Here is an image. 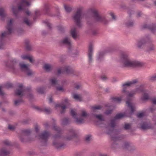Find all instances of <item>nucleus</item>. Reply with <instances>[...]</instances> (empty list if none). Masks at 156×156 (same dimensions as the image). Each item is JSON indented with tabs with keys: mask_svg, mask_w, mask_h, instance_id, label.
Returning a JSON list of instances; mask_svg holds the SVG:
<instances>
[{
	"mask_svg": "<svg viewBox=\"0 0 156 156\" xmlns=\"http://www.w3.org/2000/svg\"><path fill=\"white\" fill-rule=\"evenodd\" d=\"M149 80L153 81L156 80V73L150 76L149 78Z\"/></svg>",
	"mask_w": 156,
	"mask_h": 156,
	"instance_id": "a19ab883",
	"label": "nucleus"
},
{
	"mask_svg": "<svg viewBox=\"0 0 156 156\" xmlns=\"http://www.w3.org/2000/svg\"><path fill=\"white\" fill-rule=\"evenodd\" d=\"M112 112V110H107L105 112V114L107 115H108L111 114Z\"/></svg>",
	"mask_w": 156,
	"mask_h": 156,
	"instance_id": "13d9d810",
	"label": "nucleus"
},
{
	"mask_svg": "<svg viewBox=\"0 0 156 156\" xmlns=\"http://www.w3.org/2000/svg\"><path fill=\"white\" fill-rule=\"evenodd\" d=\"M19 66L20 70L26 73L28 76H30L33 74L32 71L28 68L27 65L20 63Z\"/></svg>",
	"mask_w": 156,
	"mask_h": 156,
	"instance_id": "9d476101",
	"label": "nucleus"
},
{
	"mask_svg": "<svg viewBox=\"0 0 156 156\" xmlns=\"http://www.w3.org/2000/svg\"><path fill=\"white\" fill-rule=\"evenodd\" d=\"M60 44L61 45H65L68 47L69 50H70L71 47V40L69 37H66L64 38L60 42Z\"/></svg>",
	"mask_w": 156,
	"mask_h": 156,
	"instance_id": "9b49d317",
	"label": "nucleus"
},
{
	"mask_svg": "<svg viewBox=\"0 0 156 156\" xmlns=\"http://www.w3.org/2000/svg\"><path fill=\"white\" fill-rule=\"evenodd\" d=\"M64 71L67 74H71L74 73V70L69 66L66 67L64 69Z\"/></svg>",
	"mask_w": 156,
	"mask_h": 156,
	"instance_id": "393cba45",
	"label": "nucleus"
},
{
	"mask_svg": "<svg viewBox=\"0 0 156 156\" xmlns=\"http://www.w3.org/2000/svg\"><path fill=\"white\" fill-rule=\"evenodd\" d=\"M40 15V12L38 10H37L35 11V17L34 18V20H35V19L39 15Z\"/></svg>",
	"mask_w": 156,
	"mask_h": 156,
	"instance_id": "a18cd8bd",
	"label": "nucleus"
},
{
	"mask_svg": "<svg viewBox=\"0 0 156 156\" xmlns=\"http://www.w3.org/2000/svg\"><path fill=\"white\" fill-rule=\"evenodd\" d=\"M15 127L11 125H9L8 126V128L11 130H13L15 129Z\"/></svg>",
	"mask_w": 156,
	"mask_h": 156,
	"instance_id": "de8ad7c7",
	"label": "nucleus"
},
{
	"mask_svg": "<svg viewBox=\"0 0 156 156\" xmlns=\"http://www.w3.org/2000/svg\"><path fill=\"white\" fill-rule=\"evenodd\" d=\"M6 16L4 9L2 8H0V17L1 20L3 21Z\"/></svg>",
	"mask_w": 156,
	"mask_h": 156,
	"instance_id": "412c9836",
	"label": "nucleus"
},
{
	"mask_svg": "<svg viewBox=\"0 0 156 156\" xmlns=\"http://www.w3.org/2000/svg\"><path fill=\"white\" fill-rule=\"evenodd\" d=\"M53 129L57 132L58 134L53 136V138L54 140L53 142V145L57 149L61 150L64 148L66 144L64 143H60L58 139L61 137L62 129L60 127L54 125L53 126Z\"/></svg>",
	"mask_w": 156,
	"mask_h": 156,
	"instance_id": "f03ea898",
	"label": "nucleus"
},
{
	"mask_svg": "<svg viewBox=\"0 0 156 156\" xmlns=\"http://www.w3.org/2000/svg\"><path fill=\"white\" fill-rule=\"evenodd\" d=\"M4 143L7 145H11V143L8 140H5L4 141Z\"/></svg>",
	"mask_w": 156,
	"mask_h": 156,
	"instance_id": "864d4df0",
	"label": "nucleus"
},
{
	"mask_svg": "<svg viewBox=\"0 0 156 156\" xmlns=\"http://www.w3.org/2000/svg\"><path fill=\"white\" fill-rule=\"evenodd\" d=\"M109 50L108 49L105 50V51H102L100 52L99 53V57L98 59H99L101 58L106 53V52L108 51Z\"/></svg>",
	"mask_w": 156,
	"mask_h": 156,
	"instance_id": "ea45409f",
	"label": "nucleus"
},
{
	"mask_svg": "<svg viewBox=\"0 0 156 156\" xmlns=\"http://www.w3.org/2000/svg\"><path fill=\"white\" fill-rule=\"evenodd\" d=\"M30 5V3L27 0H22L20 5L18 6V9L19 11L23 10L25 9V5L29 6Z\"/></svg>",
	"mask_w": 156,
	"mask_h": 156,
	"instance_id": "2eb2a0df",
	"label": "nucleus"
},
{
	"mask_svg": "<svg viewBox=\"0 0 156 156\" xmlns=\"http://www.w3.org/2000/svg\"><path fill=\"white\" fill-rule=\"evenodd\" d=\"M10 153V151L6 147L0 149V156H8Z\"/></svg>",
	"mask_w": 156,
	"mask_h": 156,
	"instance_id": "a211bd4d",
	"label": "nucleus"
},
{
	"mask_svg": "<svg viewBox=\"0 0 156 156\" xmlns=\"http://www.w3.org/2000/svg\"><path fill=\"white\" fill-rule=\"evenodd\" d=\"M7 67L13 73L18 71V62L15 59L12 58L9 60L6 64Z\"/></svg>",
	"mask_w": 156,
	"mask_h": 156,
	"instance_id": "423d86ee",
	"label": "nucleus"
},
{
	"mask_svg": "<svg viewBox=\"0 0 156 156\" xmlns=\"http://www.w3.org/2000/svg\"><path fill=\"white\" fill-rule=\"evenodd\" d=\"M69 133L72 135L69 136H67L66 138V139L68 140H70L73 138L76 137V134L75 133V131L73 129H71L69 130Z\"/></svg>",
	"mask_w": 156,
	"mask_h": 156,
	"instance_id": "6ab92c4d",
	"label": "nucleus"
},
{
	"mask_svg": "<svg viewBox=\"0 0 156 156\" xmlns=\"http://www.w3.org/2000/svg\"><path fill=\"white\" fill-rule=\"evenodd\" d=\"M93 45L92 44L89 45L88 51V62L90 63L92 62Z\"/></svg>",
	"mask_w": 156,
	"mask_h": 156,
	"instance_id": "dca6fc26",
	"label": "nucleus"
},
{
	"mask_svg": "<svg viewBox=\"0 0 156 156\" xmlns=\"http://www.w3.org/2000/svg\"><path fill=\"white\" fill-rule=\"evenodd\" d=\"M36 108L39 111H40L44 112L47 114H49L51 112V110L50 108H39L38 107H37Z\"/></svg>",
	"mask_w": 156,
	"mask_h": 156,
	"instance_id": "4be33fe9",
	"label": "nucleus"
},
{
	"mask_svg": "<svg viewBox=\"0 0 156 156\" xmlns=\"http://www.w3.org/2000/svg\"><path fill=\"white\" fill-rule=\"evenodd\" d=\"M122 97H115L112 98V101L114 102H119L121 100Z\"/></svg>",
	"mask_w": 156,
	"mask_h": 156,
	"instance_id": "f704fd0d",
	"label": "nucleus"
},
{
	"mask_svg": "<svg viewBox=\"0 0 156 156\" xmlns=\"http://www.w3.org/2000/svg\"><path fill=\"white\" fill-rule=\"evenodd\" d=\"M145 113L144 112H141L139 113L137 115V116L138 118H140L144 115Z\"/></svg>",
	"mask_w": 156,
	"mask_h": 156,
	"instance_id": "49530a36",
	"label": "nucleus"
},
{
	"mask_svg": "<svg viewBox=\"0 0 156 156\" xmlns=\"http://www.w3.org/2000/svg\"><path fill=\"white\" fill-rule=\"evenodd\" d=\"M64 104L65 105H63L62 103L57 104L55 105L56 107H60L62 109V110L61 111L60 113L62 114L65 112V109L66 108V106L69 105V103L68 100L67 99H65L64 101Z\"/></svg>",
	"mask_w": 156,
	"mask_h": 156,
	"instance_id": "f8f14e48",
	"label": "nucleus"
},
{
	"mask_svg": "<svg viewBox=\"0 0 156 156\" xmlns=\"http://www.w3.org/2000/svg\"><path fill=\"white\" fill-rule=\"evenodd\" d=\"M31 131L29 129H24L21 130L19 135V138L20 141L23 143L30 142L33 140L30 136Z\"/></svg>",
	"mask_w": 156,
	"mask_h": 156,
	"instance_id": "39448f33",
	"label": "nucleus"
},
{
	"mask_svg": "<svg viewBox=\"0 0 156 156\" xmlns=\"http://www.w3.org/2000/svg\"><path fill=\"white\" fill-rule=\"evenodd\" d=\"M73 98L75 99H78V94H74L73 95Z\"/></svg>",
	"mask_w": 156,
	"mask_h": 156,
	"instance_id": "338daca9",
	"label": "nucleus"
},
{
	"mask_svg": "<svg viewBox=\"0 0 156 156\" xmlns=\"http://www.w3.org/2000/svg\"><path fill=\"white\" fill-rule=\"evenodd\" d=\"M110 15L113 20H115V17L114 15V14L112 13H110Z\"/></svg>",
	"mask_w": 156,
	"mask_h": 156,
	"instance_id": "774afa93",
	"label": "nucleus"
},
{
	"mask_svg": "<svg viewBox=\"0 0 156 156\" xmlns=\"http://www.w3.org/2000/svg\"><path fill=\"white\" fill-rule=\"evenodd\" d=\"M23 102V101L22 98L16 100L14 101V105L16 106H18L20 105V104L22 102Z\"/></svg>",
	"mask_w": 156,
	"mask_h": 156,
	"instance_id": "2f4dec72",
	"label": "nucleus"
},
{
	"mask_svg": "<svg viewBox=\"0 0 156 156\" xmlns=\"http://www.w3.org/2000/svg\"><path fill=\"white\" fill-rule=\"evenodd\" d=\"M130 125L129 124H126L124 126V128L125 129H128L130 128Z\"/></svg>",
	"mask_w": 156,
	"mask_h": 156,
	"instance_id": "5fc2aeb1",
	"label": "nucleus"
},
{
	"mask_svg": "<svg viewBox=\"0 0 156 156\" xmlns=\"http://www.w3.org/2000/svg\"><path fill=\"white\" fill-rule=\"evenodd\" d=\"M94 116L97 119L101 121H104V119L102 115H95Z\"/></svg>",
	"mask_w": 156,
	"mask_h": 156,
	"instance_id": "e433bc0d",
	"label": "nucleus"
},
{
	"mask_svg": "<svg viewBox=\"0 0 156 156\" xmlns=\"http://www.w3.org/2000/svg\"><path fill=\"white\" fill-rule=\"evenodd\" d=\"M13 87L12 84L9 83H8L5 84V87L6 88L9 89L10 88H12Z\"/></svg>",
	"mask_w": 156,
	"mask_h": 156,
	"instance_id": "37998d69",
	"label": "nucleus"
},
{
	"mask_svg": "<svg viewBox=\"0 0 156 156\" xmlns=\"http://www.w3.org/2000/svg\"><path fill=\"white\" fill-rule=\"evenodd\" d=\"M154 48V46L152 44H150L148 50H152Z\"/></svg>",
	"mask_w": 156,
	"mask_h": 156,
	"instance_id": "69168bd1",
	"label": "nucleus"
},
{
	"mask_svg": "<svg viewBox=\"0 0 156 156\" xmlns=\"http://www.w3.org/2000/svg\"><path fill=\"white\" fill-rule=\"evenodd\" d=\"M83 8L81 7H79V28L80 26V19L81 17H82L84 15L83 13Z\"/></svg>",
	"mask_w": 156,
	"mask_h": 156,
	"instance_id": "5701e85b",
	"label": "nucleus"
},
{
	"mask_svg": "<svg viewBox=\"0 0 156 156\" xmlns=\"http://www.w3.org/2000/svg\"><path fill=\"white\" fill-rule=\"evenodd\" d=\"M141 128L143 129L151 128V125L146 122L143 123L141 125Z\"/></svg>",
	"mask_w": 156,
	"mask_h": 156,
	"instance_id": "c85d7f7f",
	"label": "nucleus"
},
{
	"mask_svg": "<svg viewBox=\"0 0 156 156\" xmlns=\"http://www.w3.org/2000/svg\"><path fill=\"white\" fill-rule=\"evenodd\" d=\"M70 122V120L68 118H65L62 119L61 124L62 125H66Z\"/></svg>",
	"mask_w": 156,
	"mask_h": 156,
	"instance_id": "c756f323",
	"label": "nucleus"
},
{
	"mask_svg": "<svg viewBox=\"0 0 156 156\" xmlns=\"http://www.w3.org/2000/svg\"><path fill=\"white\" fill-rule=\"evenodd\" d=\"M58 30L61 32H62L64 30V29L63 27L61 26H58Z\"/></svg>",
	"mask_w": 156,
	"mask_h": 156,
	"instance_id": "4d7b16f0",
	"label": "nucleus"
},
{
	"mask_svg": "<svg viewBox=\"0 0 156 156\" xmlns=\"http://www.w3.org/2000/svg\"><path fill=\"white\" fill-rule=\"evenodd\" d=\"M64 8L66 12H70L72 8L68 5H67L65 4L64 5Z\"/></svg>",
	"mask_w": 156,
	"mask_h": 156,
	"instance_id": "4c0bfd02",
	"label": "nucleus"
},
{
	"mask_svg": "<svg viewBox=\"0 0 156 156\" xmlns=\"http://www.w3.org/2000/svg\"><path fill=\"white\" fill-rule=\"evenodd\" d=\"M101 79L103 80H105L107 79V77L105 75H103L101 77Z\"/></svg>",
	"mask_w": 156,
	"mask_h": 156,
	"instance_id": "052dcab7",
	"label": "nucleus"
},
{
	"mask_svg": "<svg viewBox=\"0 0 156 156\" xmlns=\"http://www.w3.org/2000/svg\"><path fill=\"white\" fill-rule=\"evenodd\" d=\"M44 23L46 24V25L49 29H51V24L48 22H45Z\"/></svg>",
	"mask_w": 156,
	"mask_h": 156,
	"instance_id": "3c124183",
	"label": "nucleus"
},
{
	"mask_svg": "<svg viewBox=\"0 0 156 156\" xmlns=\"http://www.w3.org/2000/svg\"><path fill=\"white\" fill-rule=\"evenodd\" d=\"M50 82L51 84L53 85H55L56 84L57 81L55 78H53L50 80Z\"/></svg>",
	"mask_w": 156,
	"mask_h": 156,
	"instance_id": "79ce46f5",
	"label": "nucleus"
},
{
	"mask_svg": "<svg viewBox=\"0 0 156 156\" xmlns=\"http://www.w3.org/2000/svg\"><path fill=\"white\" fill-rule=\"evenodd\" d=\"M143 27L144 28H147L150 29L152 32H154V30L156 28V27L155 25H153L151 27H149L147 25H144Z\"/></svg>",
	"mask_w": 156,
	"mask_h": 156,
	"instance_id": "473e14b6",
	"label": "nucleus"
},
{
	"mask_svg": "<svg viewBox=\"0 0 156 156\" xmlns=\"http://www.w3.org/2000/svg\"><path fill=\"white\" fill-rule=\"evenodd\" d=\"M73 19L74 20L76 25H78V9L76 11V13L73 16Z\"/></svg>",
	"mask_w": 156,
	"mask_h": 156,
	"instance_id": "cd10ccee",
	"label": "nucleus"
},
{
	"mask_svg": "<svg viewBox=\"0 0 156 156\" xmlns=\"http://www.w3.org/2000/svg\"><path fill=\"white\" fill-rule=\"evenodd\" d=\"M25 48L27 51H30L32 50V47L30 44V42L28 40L25 41Z\"/></svg>",
	"mask_w": 156,
	"mask_h": 156,
	"instance_id": "a878e982",
	"label": "nucleus"
},
{
	"mask_svg": "<svg viewBox=\"0 0 156 156\" xmlns=\"http://www.w3.org/2000/svg\"><path fill=\"white\" fill-rule=\"evenodd\" d=\"M43 14L48 15L50 16H55V15H53L51 13L50 9L49 6L48 4H46L44 5V8L42 10Z\"/></svg>",
	"mask_w": 156,
	"mask_h": 156,
	"instance_id": "4468645a",
	"label": "nucleus"
},
{
	"mask_svg": "<svg viewBox=\"0 0 156 156\" xmlns=\"http://www.w3.org/2000/svg\"><path fill=\"white\" fill-rule=\"evenodd\" d=\"M129 146V144L128 143H125L124 146V147L125 148H127Z\"/></svg>",
	"mask_w": 156,
	"mask_h": 156,
	"instance_id": "0e129e2a",
	"label": "nucleus"
},
{
	"mask_svg": "<svg viewBox=\"0 0 156 156\" xmlns=\"http://www.w3.org/2000/svg\"><path fill=\"white\" fill-rule=\"evenodd\" d=\"M91 136L90 135H87V136L85 138L86 140L87 141H89L90 140Z\"/></svg>",
	"mask_w": 156,
	"mask_h": 156,
	"instance_id": "603ef678",
	"label": "nucleus"
},
{
	"mask_svg": "<svg viewBox=\"0 0 156 156\" xmlns=\"http://www.w3.org/2000/svg\"><path fill=\"white\" fill-rule=\"evenodd\" d=\"M44 69L47 72H50L52 69L53 67L51 65L45 64L44 66Z\"/></svg>",
	"mask_w": 156,
	"mask_h": 156,
	"instance_id": "b1692460",
	"label": "nucleus"
},
{
	"mask_svg": "<svg viewBox=\"0 0 156 156\" xmlns=\"http://www.w3.org/2000/svg\"><path fill=\"white\" fill-rule=\"evenodd\" d=\"M87 114L85 111H83L82 112L81 117L80 118H79V123H83L84 119L87 116Z\"/></svg>",
	"mask_w": 156,
	"mask_h": 156,
	"instance_id": "aec40b11",
	"label": "nucleus"
},
{
	"mask_svg": "<svg viewBox=\"0 0 156 156\" xmlns=\"http://www.w3.org/2000/svg\"><path fill=\"white\" fill-rule=\"evenodd\" d=\"M70 114L73 117L76 119V123H78V118L76 117V114L75 112V111L74 110L72 109L70 112Z\"/></svg>",
	"mask_w": 156,
	"mask_h": 156,
	"instance_id": "7c9ffc66",
	"label": "nucleus"
},
{
	"mask_svg": "<svg viewBox=\"0 0 156 156\" xmlns=\"http://www.w3.org/2000/svg\"><path fill=\"white\" fill-rule=\"evenodd\" d=\"M76 28L74 27V28L72 29L70 31V34L72 36V37L74 39H75L77 38V35L76 33Z\"/></svg>",
	"mask_w": 156,
	"mask_h": 156,
	"instance_id": "bb28decb",
	"label": "nucleus"
},
{
	"mask_svg": "<svg viewBox=\"0 0 156 156\" xmlns=\"http://www.w3.org/2000/svg\"><path fill=\"white\" fill-rule=\"evenodd\" d=\"M29 57V56H28L27 55H22L21 56V58L23 59H28Z\"/></svg>",
	"mask_w": 156,
	"mask_h": 156,
	"instance_id": "8fccbe9b",
	"label": "nucleus"
},
{
	"mask_svg": "<svg viewBox=\"0 0 156 156\" xmlns=\"http://www.w3.org/2000/svg\"><path fill=\"white\" fill-rule=\"evenodd\" d=\"M29 120L26 119L23 121V123L24 124H27L29 123Z\"/></svg>",
	"mask_w": 156,
	"mask_h": 156,
	"instance_id": "6e6d98bb",
	"label": "nucleus"
},
{
	"mask_svg": "<svg viewBox=\"0 0 156 156\" xmlns=\"http://www.w3.org/2000/svg\"><path fill=\"white\" fill-rule=\"evenodd\" d=\"M89 12L93 13L94 17L97 21L100 22L105 24L107 23V21L103 17L100 16L98 14L97 11L94 8H91L89 10Z\"/></svg>",
	"mask_w": 156,
	"mask_h": 156,
	"instance_id": "6e6552de",
	"label": "nucleus"
},
{
	"mask_svg": "<svg viewBox=\"0 0 156 156\" xmlns=\"http://www.w3.org/2000/svg\"><path fill=\"white\" fill-rule=\"evenodd\" d=\"M137 82L136 80H134L130 81H129L123 84V93L126 96L127 100L126 101V104L128 107L130 108L132 113H133L135 109V107L134 104L132 103L130 101L131 98L135 95L136 93H142L143 95L142 97L143 100L148 99L149 96L148 94V91L145 89L144 86L142 85L137 88L135 91H133L129 92L126 90L127 87L131 86Z\"/></svg>",
	"mask_w": 156,
	"mask_h": 156,
	"instance_id": "f257e3e1",
	"label": "nucleus"
},
{
	"mask_svg": "<svg viewBox=\"0 0 156 156\" xmlns=\"http://www.w3.org/2000/svg\"><path fill=\"white\" fill-rule=\"evenodd\" d=\"M125 116L124 114L120 113L116 115L114 119L112 120L111 122V126L112 129H113L115 126V120L122 118Z\"/></svg>",
	"mask_w": 156,
	"mask_h": 156,
	"instance_id": "f3484780",
	"label": "nucleus"
},
{
	"mask_svg": "<svg viewBox=\"0 0 156 156\" xmlns=\"http://www.w3.org/2000/svg\"><path fill=\"white\" fill-rule=\"evenodd\" d=\"M57 73L59 75L61 73H63V72L62 71L61 69H59L58 70Z\"/></svg>",
	"mask_w": 156,
	"mask_h": 156,
	"instance_id": "e2e57ef3",
	"label": "nucleus"
},
{
	"mask_svg": "<svg viewBox=\"0 0 156 156\" xmlns=\"http://www.w3.org/2000/svg\"><path fill=\"white\" fill-rule=\"evenodd\" d=\"M102 107L100 105H95L92 107V110L93 112H95L96 110L101 109Z\"/></svg>",
	"mask_w": 156,
	"mask_h": 156,
	"instance_id": "c9c22d12",
	"label": "nucleus"
},
{
	"mask_svg": "<svg viewBox=\"0 0 156 156\" xmlns=\"http://www.w3.org/2000/svg\"><path fill=\"white\" fill-rule=\"evenodd\" d=\"M45 88L43 87H40L37 89V91L40 94H43L44 92Z\"/></svg>",
	"mask_w": 156,
	"mask_h": 156,
	"instance_id": "58836bf2",
	"label": "nucleus"
},
{
	"mask_svg": "<svg viewBox=\"0 0 156 156\" xmlns=\"http://www.w3.org/2000/svg\"><path fill=\"white\" fill-rule=\"evenodd\" d=\"M23 22L26 23L28 26H30V23L28 21L27 18H25L23 20Z\"/></svg>",
	"mask_w": 156,
	"mask_h": 156,
	"instance_id": "c03bdc74",
	"label": "nucleus"
},
{
	"mask_svg": "<svg viewBox=\"0 0 156 156\" xmlns=\"http://www.w3.org/2000/svg\"><path fill=\"white\" fill-rule=\"evenodd\" d=\"M28 59L29 60L30 62L31 63H34V60L31 57L29 56Z\"/></svg>",
	"mask_w": 156,
	"mask_h": 156,
	"instance_id": "680f3d73",
	"label": "nucleus"
},
{
	"mask_svg": "<svg viewBox=\"0 0 156 156\" xmlns=\"http://www.w3.org/2000/svg\"><path fill=\"white\" fill-rule=\"evenodd\" d=\"M121 139V137H112V140H113L115 141L117 140H120Z\"/></svg>",
	"mask_w": 156,
	"mask_h": 156,
	"instance_id": "09e8293b",
	"label": "nucleus"
},
{
	"mask_svg": "<svg viewBox=\"0 0 156 156\" xmlns=\"http://www.w3.org/2000/svg\"><path fill=\"white\" fill-rule=\"evenodd\" d=\"M18 87L19 89H17L15 91V94L16 96H20L22 97L23 95V92L26 91L30 92L31 91V88L30 87L23 88V85L22 84H20L19 85Z\"/></svg>",
	"mask_w": 156,
	"mask_h": 156,
	"instance_id": "1a4fd4ad",
	"label": "nucleus"
},
{
	"mask_svg": "<svg viewBox=\"0 0 156 156\" xmlns=\"http://www.w3.org/2000/svg\"><path fill=\"white\" fill-rule=\"evenodd\" d=\"M121 61L125 67L141 66L143 65V64L140 62L130 60L127 55L125 53L121 54Z\"/></svg>",
	"mask_w": 156,
	"mask_h": 156,
	"instance_id": "7ed1b4c3",
	"label": "nucleus"
},
{
	"mask_svg": "<svg viewBox=\"0 0 156 156\" xmlns=\"http://www.w3.org/2000/svg\"><path fill=\"white\" fill-rule=\"evenodd\" d=\"M12 10L14 15L17 18L18 11L14 6L12 7Z\"/></svg>",
	"mask_w": 156,
	"mask_h": 156,
	"instance_id": "72a5a7b5",
	"label": "nucleus"
},
{
	"mask_svg": "<svg viewBox=\"0 0 156 156\" xmlns=\"http://www.w3.org/2000/svg\"><path fill=\"white\" fill-rule=\"evenodd\" d=\"M56 89L57 90L59 91H63V89L62 87H58L56 88Z\"/></svg>",
	"mask_w": 156,
	"mask_h": 156,
	"instance_id": "bf43d9fd",
	"label": "nucleus"
},
{
	"mask_svg": "<svg viewBox=\"0 0 156 156\" xmlns=\"http://www.w3.org/2000/svg\"><path fill=\"white\" fill-rule=\"evenodd\" d=\"M50 135V133L46 130L44 131L39 135L41 145L45 146L47 145L48 138Z\"/></svg>",
	"mask_w": 156,
	"mask_h": 156,
	"instance_id": "0eeeda50",
	"label": "nucleus"
},
{
	"mask_svg": "<svg viewBox=\"0 0 156 156\" xmlns=\"http://www.w3.org/2000/svg\"><path fill=\"white\" fill-rule=\"evenodd\" d=\"M149 39L147 38L143 39L139 41L137 44L140 48H143L146 46L149 45Z\"/></svg>",
	"mask_w": 156,
	"mask_h": 156,
	"instance_id": "ddd939ff",
	"label": "nucleus"
},
{
	"mask_svg": "<svg viewBox=\"0 0 156 156\" xmlns=\"http://www.w3.org/2000/svg\"><path fill=\"white\" fill-rule=\"evenodd\" d=\"M13 21V20L11 19L8 23L6 27L8 30V31H5L0 33V49L3 48V46L5 43V38L8 35H10L12 32Z\"/></svg>",
	"mask_w": 156,
	"mask_h": 156,
	"instance_id": "20e7f679",
	"label": "nucleus"
}]
</instances>
